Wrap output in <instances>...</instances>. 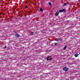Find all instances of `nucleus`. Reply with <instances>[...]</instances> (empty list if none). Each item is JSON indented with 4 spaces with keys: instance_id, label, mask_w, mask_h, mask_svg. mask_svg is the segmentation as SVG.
Wrapping results in <instances>:
<instances>
[{
    "instance_id": "f257e3e1",
    "label": "nucleus",
    "mask_w": 80,
    "mask_h": 80,
    "mask_svg": "<svg viewBox=\"0 0 80 80\" xmlns=\"http://www.w3.org/2000/svg\"><path fill=\"white\" fill-rule=\"evenodd\" d=\"M68 70V69L67 68H64L63 69L64 71H65V72H67Z\"/></svg>"
},
{
    "instance_id": "f03ea898",
    "label": "nucleus",
    "mask_w": 80,
    "mask_h": 80,
    "mask_svg": "<svg viewBox=\"0 0 80 80\" xmlns=\"http://www.w3.org/2000/svg\"><path fill=\"white\" fill-rule=\"evenodd\" d=\"M65 9H62L60 10L59 11V12H60V13H62V12H65Z\"/></svg>"
},
{
    "instance_id": "7ed1b4c3",
    "label": "nucleus",
    "mask_w": 80,
    "mask_h": 80,
    "mask_svg": "<svg viewBox=\"0 0 80 80\" xmlns=\"http://www.w3.org/2000/svg\"><path fill=\"white\" fill-rule=\"evenodd\" d=\"M15 36L16 37V38H18V37H20V35L16 34L15 35Z\"/></svg>"
},
{
    "instance_id": "20e7f679",
    "label": "nucleus",
    "mask_w": 80,
    "mask_h": 80,
    "mask_svg": "<svg viewBox=\"0 0 80 80\" xmlns=\"http://www.w3.org/2000/svg\"><path fill=\"white\" fill-rule=\"evenodd\" d=\"M35 33L33 32H31V35H35Z\"/></svg>"
},
{
    "instance_id": "39448f33",
    "label": "nucleus",
    "mask_w": 80,
    "mask_h": 80,
    "mask_svg": "<svg viewBox=\"0 0 80 80\" xmlns=\"http://www.w3.org/2000/svg\"><path fill=\"white\" fill-rule=\"evenodd\" d=\"M78 53H76L75 54L74 56L75 57H78Z\"/></svg>"
},
{
    "instance_id": "423d86ee",
    "label": "nucleus",
    "mask_w": 80,
    "mask_h": 80,
    "mask_svg": "<svg viewBox=\"0 0 80 80\" xmlns=\"http://www.w3.org/2000/svg\"><path fill=\"white\" fill-rule=\"evenodd\" d=\"M55 16H58V12H56L55 14Z\"/></svg>"
},
{
    "instance_id": "0eeeda50",
    "label": "nucleus",
    "mask_w": 80,
    "mask_h": 80,
    "mask_svg": "<svg viewBox=\"0 0 80 80\" xmlns=\"http://www.w3.org/2000/svg\"><path fill=\"white\" fill-rule=\"evenodd\" d=\"M66 5H67V3H64L63 4L64 6H66Z\"/></svg>"
},
{
    "instance_id": "6e6552de",
    "label": "nucleus",
    "mask_w": 80,
    "mask_h": 80,
    "mask_svg": "<svg viewBox=\"0 0 80 80\" xmlns=\"http://www.w3.org/2000/svg\"><path fill=\"white\" fill-rule=\"evenodd\" d=\"M55 40V41H57V42H59V41H60V40L58 39H56Z\"/></svg>"
},
{
    "instance_id": "1a4fd4ad",
    "label": "nucleus",
    "mask_w": 80,
    "mask_h": 80,
    "mask_svg": "<svg viewBox=\"0 0 80 80\" xmlns=\"http://www.w3.org/2000/svg\"><path fill=\"white\" fill-rule=\"evenodd\" d=\"M48 4L49 5H52V3H51V2H49Z\"/></svg>"
},
{
    "instance_id": "9d476101",
    "label": "nucleus",
    "mask_w": 80,
    "mask_h": 80,
    "mask_svg": "<svg viewBox=\"0 0 80 80\" xmlns=\"http://www.w3.org/2000/svg\"><path fill=\"white\" fill-rule=\"evenodd\" d=\"M67 48V46H65L63 48V49L64 50H65V49H66Z\"/></svg>"
},
{
    "instance_id": "9b49d317",
    "label": "nucleus",
    "mask_w": 80,
    "mask_h": 80,
    "mask_svg": "<svg viewBox=\"0 0 80 80\" xmlns=\"http://www.w3.org/2000/svg\"><path fill=\"white\" fill-rule=\"evenodd\" d=\"M40 11H41V12H42V11H43V9H42V8H40Z\"/></svg>"
},
{
    "instance_id": "f8f14e48",
    "label": "nucleus",
    "mask_w": 80,
    "mask_h": 80,
    "mask_svg": "<svg viewBox=\"0 0 80 80\" xmlns=\"http://www.w3.org/2000/svg\"><path fill=\"white\" fill-rule=\"evenodd\" d=\"M48 58H49V57H47L46 59L47 60H48Z\"/></svg>"
},
{
    "instance_id": "ddd939ff",
    "label": "nucleus",
    "mask_w": 80,
    "mask_h": 80,
    "mask_svg": "<svg viewBox=\"0 0 80 80\" xmlns=\"http://www.w3.org/2000/svg\"><path fill=\"white\" fill-rule=\"evenodd\" d=\"M28 8V6H26V7H25V8Z\"/></svg>"
},
{
    "instance_id": "4468645a",
    "label": "nucleus",
    "mask_w": 80,
    "mask_h": 80,
    "mask_svg": "<svg viewBox=\"0 0 80 80\" xmlns=\"http://www.w3.org/2000/svg\"><path fill=\"white\" fill-rule=\"evenodd\" d=\"M52 59V58L49 59L48 60H51V59Z\"/></svg>"
},
{
    "instance_id": "2eb2a0df",
    "label": "nucleus",
    "mask_w": 80,
    "mask_h": 80,
    "mask_svg": "<svg viewBox=\"0 0 80 80\" xmlns=\"http://www.w3.org/2000/svg\"><path fill=\"white\" fill-rule=\"evenodd\" d=\"M53 44H54V45H57V43H53Z\"/></svg>"
},
{
    "instance_id": "dca6fc26",
    "label": "nucleus",
    "mask_w": 80,
    "mask_h": 80,
    "mask_svg": "<svg viewBox=\"0 0 80 80\" xmlns=\"http://www.w3.org/2000/svg\"><path fill=\"white\" fill-rule=\"evenodd\" d=\"M7 48V47H6V46L4 48L5 49V48Z\"/></svg>"
},
{
    "instance_id": "f3484780",
    "label": "nucleus",
    "mask_w": 80,
    "mask_h": 80,
    "mask_svg": "<svg viewBox=\"0 0 80 80\" xmlns=\"http://www.w3.org/2000/svg\"><path fill=\"white\" fill-rule=\"evenodd\" d=\"M79 54H80V53H79Z\"/></svg>"
}]
</instances>
